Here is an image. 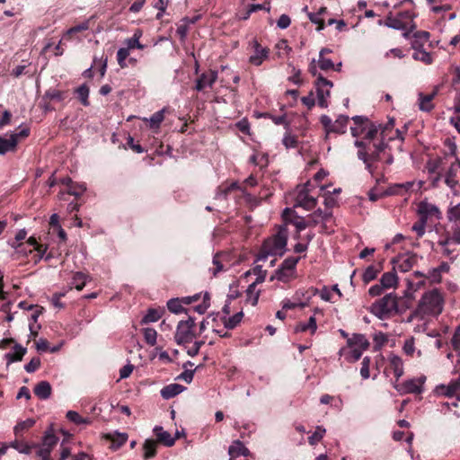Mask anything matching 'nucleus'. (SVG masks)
<instances>
[{
    "mask_svg": "<svg viewBox=\"0 0 460 460\" xmlns=\"http://www.w3.org/2000/svg\"><path fill=\"white\" fill-rule=\"evenodd\" d=\"M418 257L414 253H406L399 255L393 260L394 270L397 268L402 272H407L417 263Z\"/></svg>",
    "mask_w": 460,
    "mask_h": 460,
    "instance_id": "13",
    "label": "nucleus"
},
{
    "mask_svg": "<svg viewBox=\"0 0 460 460\" xmlns=\"http://www.w3.org/2000/svg\"><path fill=\"white\" fill-rule=\"evenodd\" d=\"M253 48L255 54L250 57V63L254 66H260L262 61L268 58L270 49L261 47L257 40H254Z\"/></svg>",
    "mask_w": 460,
    "mask_h": 460,
    "instance_id": "18",
    "label": "nucleus"
},
{
    "mask_svg": "<svg viewBox=\"0 0 460 460\" xmlns=\"http://www.w3.org/2000/svg\"><path fill=\"white\" fill-rule=\"evenodd\" d=\"M351 119L355 125V127L350 128L351 135L357 137L364 134L368 125V119L364 116H354Z\"/></svg>",
    "mask_w": 460,
    "mask_h": 460,
    "instance_id": "20",
    "label": "nucleus"
},
{
    "mask_svg": "<svg viewBox=\"0 0 460 460\" xmlns=\"http://www.w3.org/2000/svg\"><path fill=\"white\" fill-rule=\"evenodd\" d=\"M36 252L37 253L34 255V261L35 263H38L41 259L44 258L45 254L48 251V245L47 244H41L39 243L37 246L34 247L33 252Z\"/></svg>",
    "mask_w": 460,
    "mask_h": 460,
    "instance_id": "57",
    "label": "nucleus"
},
{
    "mask_svg": "<svg viewBox=\"0 0 460 460\" xmlns=\"http://www.w3.org/2000/svg\"><path fill=\"white\" fill-rule=\"evenodd\" d=\"M34 424L35 420L33 419H27L23 421H20L13 428V433L16 437H22V433L32 428Z\"/></svg>",
    "mask_w": 460,
    "mask_h": 460,
    "instance_id": "39",
    "label": "nucleus"
},
{
    "mask_svg": "<svg viewBox=\"0 0 460 460\" xmlns=\"http://www.w3.org/2000/svg\"><path fill=\"white\" fill-rule=\"evenodd\" d=\"M89 28H90V21H85L80 24H77V25H75V26L69 28L66 31L64 38L67 40H70L73 39L74 35H75L78 32L87 31V30H89Z\"/></svg>",
    "mask_w": 460,
    "mask_h": 460,
    "instance_id": "37",
    "label": "nucleus"
},
{
    "mask_svg": "<svg viewBox=\"0 0 460 460\" xmlns=\"http://www.w3.org/2000/svg\"><path fill=\"white\" fill-rule=\"evenodd\" d=\"M58 441V438L52 432V430H49L45 433L42 440V446L53 449V447L57 445Z\"/></svg>",
    "mask_w": 460,
    "mask_h": 460,
    "instance_id": "46",
    "label": "nucleus"
},
{
    "mask_svg": "<svg viewBox=\"0 0 460 460\" xmlns=\"http://www.w3.org/2000/svg\"><path fill=\"white\" fill-rule=\"evenodd\" d=\"M415 50L416 51L412 55V58L415 60L421 61L426 65H429L433 62V58L429 52L421 50L420 49Z\"/></svg>",
    "mask_w": 460,
    "mask_h": 460,
    "instance_id": "48",
    "label": "nucleus"
},
{
    "mask_svg": "<svg viewBox=\"0 0 460 460\" xmlns=\"http://www.w3.org/2000/svg\"><path fill=\"white\" fill-rule=\"evenodd\" d=\"M33 392L40 399L46 400L51 395L52 388L48 381H40L35 385Z\"/></svg>",
    "mask_w": 460,
    "mask_h": 460,
    "instance_id": "24",
    "label": "nucleus"
},
{
    "mask_svg": "<svg viewBox=\"0 0 460 460\" xmlns=\"http://www.w3.org/2000/svg\"><path fill=\"white\" fill-rule=\"evenodd\" d=\"M427 222L423 219L419 218L411 226V230L417 234V237L420 238L425 234V226Z\"/></svg>",
    "mask_w": 460,
    "mask_h": 460,
    "instance_id": "55",
    "label": "nucleus"
},
{
    "mask_svg": "<svg viewBox=\"0 0 460 460\" xmlns=\"http://www.w3.org/2000/svg\"><path fill=\"white\" fill-rule=\"evenodd\" d=\"M184 390V386L179 384H171L161 390V395L164 399H171Z\"/></svg>",
    "mask_w": 460,
    "mask_h": 460,
    "instance_id": "26",
    "label": "nucleus"
},
{
    "mask_svg": "<svg viewBox=\"0 0 460 460\" xmlns=\"http://www.w3.org/2000/svg\"><path fill=\"white\" fill-rule=\"evenodd\" d=\"M228 454L230 460H236L241 456H246L249 454V450L240 440H234L229 447Z\"/></svg>",
    "mask_w": 460,
    "mask_h": 460,
    "instance_id": "22",
    "label": "nucleus"
},
{
    "mask_svg": "<svg viewBox=\"0 0 460 460\" xmlns=\"http://www.w3.org/2000/svg\"><path fill=\"white\" fill-rule=\"evenodd\" d=\"M283 219L287 224H292L297 232L301 233L306 227H314L318 225V221L314 219V216L308 215L306 217H302L295 214V212L287 208L283 211Z\"/></svg>",
    "mask_w": 460,
    "mask_h": 460,
    "instance_id": "7",
    "label": "nucleus"
},
{
    "mask_svg": "<svg viewBox=\"0 0 460 460\" xmlns=\"http://www.w3.org/2000/svg\"><path fill=\"white\" fill-rule=\"evenodd\" d=\"M288 224L279 226L276 234L264 240L261 246V253L264 258L268 255H280L282 256L286 252L288 243Z\"/></svg>",
    "mask_w": 460,
    "mask_h": 460,
    "instance_id": "2",
    "label": "nucleus"
},
{
    "mask_svg": "<svg viewBox=\"0 0 460 460\" xmlns=\"http://www.w3.org/2000/svg\"><path fill=\"white\" fill-rule=\"evenodd\" d=\"M459 169H460V161L457 160L456 162L451 164L450 167L448 168V170L445 175L446 184L453 190H456V187H459V181H458Z\"/></svg>",
    "mask_w": 460,
    "mask_h": 460,
    "instance_id": "16",
    "label": "nucleus"
},
{
    "mask_svg": "<svg viewBox=\"0 0 460 460\" xmlns=\"http://www.w3.org/2000/svg\"><path fill=\"white\" fill-rule=\"evenodd\" d=\"M17 144L16 139L11 136L9 138L0 136V155H4L7 152L16 151Z\"/></svg>",
    "mask_w": 460,
    "mask_h": 460,
    "instance_id": "30",
    "label": "nucleus"
},
{
    "mask_svg": "<svg viewBox=\"0 0 460 460\" xmlns=\"http://www.w3.org/2000/svg\"><path fill=\"white\" fill-rule=\"evenodd\" d=\"M430 37V33L426 31H417L412 35L411 34V38H412L411 47L414 49H421L426 42L429 41Z\"/></svg>",
    "mask_w": 460,
    "mask_h": 460,
    "instance_id": "23",
    "label": "nucleus"
},
{
    "mask_svg": "<svg viewBox=\"0 0 460 460\" xmlns=\"http://www.w3.org/2000/svg\"><path fill=\"white\" fill-rule=\"evenodd\" d=\"M260 282L254 281L251 285H249L247 288V300L250 302L252 305H256L259 300V291H256V286Z\"/></svg>",
    "mask_w": 460,
    "mask_h": 460,
    "instance_id": "43",
    "label": "nucleus"
},
{
    "mask_svg": "<svg viewBox=\"0 0 460 460\" xmlns=\"http://www.w3.org/2000/svg\"><path fill=\"white\" fill-rule=\"evenodd\" d=\"M402 349L406 355H409V356L413 355L414 350H415L413 337L405 341Z\"/></svg>",
    "mask_w": 460,
    "mask_h": 460,
    "instance_id": "64",
    "label": "nucleus"
},
{
    "mask_svg": "<svg viewBox=\"0 0 460 460\" xmlns=\"http://www.w3.org/2000/svg\"><path fill=\"white\" fill-rule=\"evenodd\" d=\"M424 380L410 379L402 384H394V387L401 394H420L422 393V384Z\"/></svg>",
    "mask_w": 460,
    "mask_h": 460,
    "instance_id": "14",
    "label": "nucleus"
},
{
    "mask_svg": "<svg viewBox=\"0 0 460 460\" xmlns=\"http://www.w3.org/2000/svg\"><path fill=\"white\" fill-rule=\"evenodd\" d=\"M369 366H370V358L368 357H365L361 362L360 375L364 379H367L369 377Z\"/></svg>",
    "mask_w": 460,
    "mask_h": 460,
    "instance_id": "61",
    "label": "nucleus"
},
{
    "mask_svg": "<svg viewBox=\"0 0 460 460\" xmlns=\"http://www.w3.org/2000/svg\"><path fill=\"white\" fill-rule=\"evenodd\" d=\"M93 66L95 67H97V69L100 72L101 76L102 77L104 76V75L106 73V68H107V58H101L100 59H98L95 57L93 58Z\"/></svg>",
    "mask_w": 460,
    "mask_h": 460,
    "instance_id": "59",
    "label": "nucleus"
},
{
    "mask_svg": "<svg viewBox=\"0 0 460 460\" xmlns=\"http://www.w3.org/2000/svg\"><path fill=\"white\" fill-rule=\"evenodd\" d=\"M445 296L438 288L425 291L414 310L411 312L409 321L413 319L423 320L425 317L438 316L444 309Z\"/></svg>",
    "mask_w": 460,
    "mask_h": 460,
    "instance_id": "1",
    "label": "nucleus"
},
{
    "mask_svg": "<svg viewBox=\"0 0 460 460\" xmlns=\"http://www.w3.org/2000/svg\"><path fill=\"white\" fill-rule=\"evenodd\" d=\"M128 438V436L127 433L120 432L109 433L106 435V438L111 441L112 446L115 448H119L123 446L127 442Z\"/></svg>",
    "mask_w": 460,
    "mask_h": 460,
    "instance_id": "34",
    "label": "nucleus"
},
{
    "mask_svg": "<svg viewBox=\"0 0 460 460\" xmlns=\"http://www.w3.org/2000/svg\"><path fill=\"white\" fill-rule=\"evenodd\" d=\"M318 66L323 71H328L334 68V63L329 58L319 57Z\"/></svg>",
    "mask_w": 460,
    "mask_h": 460,
    "instance_id": "60",
    "label": "nucleus"
},
{
    "mask_svg": "<svg viewBox=\"0 0 460 460\" xmlns=\"http://www.w3.org/2000/svg\"><path fill=\"white\" fill-rule=\"evenodd\" d=\"M318 105L321 108H326L328 106L327 99L330 97L331 89L333 86L332 81L326 79L323 75H319L314 82Z\"/></svg>",
    "mask_w": 460,
    "mask_h": 460,
    "instance_id": "10",
    "label": "nucleus"
},
{
    "mask_svg": "<svg viewBox=\"0 0 460 460\" xmlns=\"http://www.w3.org/2000/svg\"><path fill=\"white\" fill-rule=\"evenodd\" d=\"M66 92L49 89L44 93V95L42 97V101L49 100V102H51V101L62 102L66 99Z\"/></svg>",
    "mask_w": 460,
    "mask_h": 460,
    "instance_id": "40",
    "label": "nucleus"
},
{
    "mask_svg": "<svg viewBox=\"0 0 460 460\" xmlns=\"http://www.w3.org/2000/svg\"><path fill=\"white\" fill-rule=\"evenodd\" d=\"M217 80V72L209 69L200 74L196 81L194 89L198 92H205L208 88H212Z\"/></svg>",
    "mask_w": 460,
    "mask_h": 460,
    "instance_id": "11",
    "label": "nucleus"
},
{
    "mask_svg": "<svg viewBox=\"0 0 460 460\" xmlns=\"http://www.w3.org/2000/svg\"><path fill=\"white\" fill-rule=\"evenodd\" d=\"M447 218L455 224L444 239L438 241L440 246H447L450 243L460 244V203L450 208L447 211Z\"/></svg>",
    "mask_w": 460,
    "mask_h": 460,
    "instance_id": "6",
    "label": "nucleus"
},
{
    "mask_svg": "<svg viewBox=\"0 0 460 460\" xmlns=\"http://www.w3.org/2000/svg\"><path fill=\"white\" fill-rule=\"evenodd\" d=\"M235 127L243 134L250 135V123L246 118L236 122Z\"/></svg>",
    "mask_w": 460,
    "mask_h": 460,
    "instance_id": "63",
    "label": "nucleus"
},
{
    "mask_svg": "<svg viewBox=\"0 0 460 460\" xmlns=\"http://www.w3.org/2000/svg\"><path fill=\"white\" fill-rule=\"evenodd\" d=\"M89 93H90V89L86 84H83L82 85H80L79 87H77L75 90V93L76 94L77 99L80 101L82 105H84V107H87L90 105V102L88 100Z\"/></svg>",
    "mask_w": 460,
    "mask_h": 460,
    "instance_id": "36",
    "label": "nucleus"
},
{
    "mask_svg": "<svg viewBox=\"0 0 460 460\" xmlns=\"http://www.w3.org/2000/svg\"><path fill=\"white\" fill-rule=\"evenodd\" d=\"M371 312L381 320L389 319L402 313L399 305V298L390 293L376 300L371 305Z\"/></svg>",
    "mask_w": 460,
    "mask_h": 460,
    "instance_id": "3",
    "label": "nucleus"
},
{
    "mask_svg": "<svg viewBox=\"0 0 460 460\" xmlns=\"http://www.w3.org/2000/svg\"><path fill=\"white\" fill-rule=\"evenodd\" d=\"M296 206L302 207L306 210H311L316 206L317 200L315 198L309 195L306 187H303L296 195Z\"/></svg>",
    "mask_w": 460,
    "mask_h": 460,
    "instance_id": "15",
    "label": "nucleus"
},
{
    "mask_svg": "<svg viewBox=\"0 0 460 460\" xmlns=\"http://www.w3.org/2000/svg\"><path fill=\"white\" fill-rule=\"evenodd\" d=\"M299 260L300 257L290 256L286 258L276 270L275 277L277 279L282 282L289 281L295 275L296 267Z\"/></svg>",
    "mask_w": 460,
    "mask_h": 460,
    "instance_id": "9",
    "label": "nucleus"
},
{
    "mask_svg": "<svg viewBox=\"0 0 460 460\" xmlns=\"http://www.w3.org/2000/svg\"><path fill=\"white\" fill-rule=\"evenodd\" d=\"M390 370L394 373L395 380L394 384L398 383L399 379L402 376L403 371V362L402 359L396 355H392L389 358L388 367H386V371Z\"/></svg>",
    "mask_w": 460,
    "mask_h": 460,
    "instance_id": "17",
    "label": "nucleus"
},
{
    "mask_svg": "<svg viewBox=\"0 0 460 460\" xmlns=\"http://www.w3.org/2000/svg\"><path fill=\"white\" fill-rule=\"evenodd\" d=\"M348 345L366 350L369 347V342L363 334H354L348 340Z\"/></svg>",
    "mask_w": 460,
    "mask_h": 460,
    "instance_id": "27",
    "label": "nucleus"
},
{
    "mask_svg": "<svg viewBox=\"0 0 460 460\" xmlns=\"http://www.w3.org/2000/svg\"><path fill=\"white\" fill-rule=\"evenodd\" d=\"M164 111L162 110V111L155 112L151 116V118L149 119L150 128H158L160 127L161 123L164 119Z\"/></svg>",
    "mask_w": 460,
    "mask_h": 460,
    "instance_id": "51",
    "label": "nucleus"
},
{
    "mask_svg": "<svg viewBox=\"0 0 460 460\" xmlns=\"http://www.w3.org/2000/svg\"><path fill=\"white\" fill-rule=\"evenodd\" d=\"M195 326L194 318L189 316L186 321H180L174 335V340L179 345L190 343L196 337L193 328Z\"/></svg>",
    "mask_w": 460,
    "mask_h": 460,
    "instance_id": "8",
    "label": "nucleus"
},
{
    "mask_svg": "<svg viewBox=\"0 0 460 460\" xmlns=\"http://www.w3.org/2000/svg\"><path fill=\"white\" fill-rule=\"evenodd\" d=\"M282 143L286 148H295L298 145V140L296 136L286 134L283 137Z\"/></svg>",
    "mask_w": 460,
    "mask_h": 460,
    "instance_id": "56",
    "label": "nucleus"
},
{
    "mask_svg": "<svg viewBox=\"0 0 460 460\" xmlns=\"http://www.w3.org/2000/svg\"><path fill=\"white\" fill-rule=\"evenodd\" d=\"M164 312V310L161 308H150L148 309L146 314L143 317L141 323L145 324L155 323L162 317Z\"/></svg>",
    "mask_w": 460,
    "mask_h": 460,
    "instance_id": "38",
    "label": "nucleus"
},
{
    "mask_svg": "<svg viewBox=\"0 0 460 460\" xmlns=\"http://www.w3.org/2000/svg\"><path fill=\"white\" fill-rule=\"evenodd\" d=\"M349 118L345 115H340L337 119L332 123L331 133L344 134L347 130V124Z\"/></svg>",
    "mask_w": 460,
    "mask_h": 460,
    "instance_id": "28",
    "label": "nucleus"
},
{
    "mask_svg": "<svg viewBox=\"0 0 460 460\" xmlns=\"http://www.w3.org/2000/svg\"><path fill=\"white\" fill-rule=\"evenodd\" d=\"M209 299H210L209 294L205 293L204 297H203V302L201 304L196 305L194 307V311L199 313V314H203L210 305Z\"/></svg>",
    "mask_w": 460,
    "mask_h": 460,
    "instance_id": "58",
    "label": "nucleus"
},
{
    "mask_svg": "<svg viewBox=\"0 0 460 460\" xmlns=\"http://www.w3.org/2000/svg\"><path fill=\"white\" fill-rule=\"evenodd\" d=\"M378 130H379V126H376V124H374L373 122H371L368 119V125H367V130L364 133L365 139L370 143H376L375 140L377 137Z\"/></svg>",
    "mask_w": 460,
    "mask_h": 460,
    "instance_id": "41",
    "label": "nucleus"
},
{
    "mask_svg": "<svg viewBox=\"0 0 460 460\" xmlns=\"http://www.w3.org/2000/svg\"><path fill=\"white\" fill-rule=\"evenodd\" d=\"M87 279V275L78 271L74 274L71 284L75 287V288L80 291L84 288Z\"/></svg>",
    "mask_w": 460,
    "mask_h": 460,
    "instance_id": "42",
    "label": "nucleus"
},
{
    "mask_svg": "<svg viewBox=\"0 0 460 460\" xmlns=\"http://www.w3.org/2000/svg\"><path fill=\"white\" fill-rule=\"evenodd\" d=\"M154 434L156 437L155 440L158 443L165 446V447H172L175 443V438L172 437V435L168 432L164 430L163 427L161 426H155L153 429Z\"/></svg>",
    "mask_w": 460,
    "mask_h": 460,
    "instance_id": "19",
    "label": "nucleus"
},
{
    "mask_svg": "<svg viewBox=\"0 0 460 460\" xmlns=\"http://www.w3.org/2000/svg\"><path fill=\"white\" fill-rule=\"evenodd\" d=\"M157 442L154 439H146L143 445L144 459L147 460L156 456Z\"/></svg>",
    "mask_w": 460,
    "mask_h": 460,
    "instance_id": "33",
    "label": "nucleus"
},
{
    "mask_svg": "<svg viewBox=\"0 0 460 460\" xmlns=\"http://www.w3.org/2000/svg\"><path fill=\"white\" fill-rule=\"evenodd\" d=\"M397 282H398V278H397L395 270H394V269L391 271L384 273L380 279V283L386 289L396 287Z\"/></svg>",
    "mask_w": 460,
    "mask_h": 460,
    "instance_id": "32",
    "label": "nucleus"
},
{
    "mask_svg": "<svg viewBox=\"0 0 460 460\" xmlns=\"http://www.w3.org/2000/svg\"><path fill=\"white\" fill-rule=\"evenodd\" d=\"M317 324H316V319L314 316H311L308 319L307 323H298L295 328L296 332H310L312 334H314L316 332Z\"/></svg>",
    "mask_w": 460,
    "mask_h": 460,
    "instance_id": "31",
    "label": "nucleus"
},
{
    "mask_svg": "<svg viewBox=\"0 0 460 460\" xmlns=\"http://www.w3.org/2000/svg\"><path fill=\"white\" fill-rule=\"evenodd\" d=\"M388 145L384 141V137L377 142L371 145V149L358 150V157L365 164L366 169L374 175L377 166L375 164L376 162L383 161V157L386 155Z\"/></svg>",
    "mask_w": 460,
    "mask_h": 460,
    "instance_id": "4",
    "label": "nucleus"
},
{
    "mask_svg": "<svg viewBox=\"0 0 460 460\" xmlns=\"http://www.w3.org/2000/svg\"><path fill=\"white\" fill-rule=\"evenodd\" d=\"M167 307L170 312L173 314H181L182 312H186L185 308L182 306L181 300L180 298H172L167 302Z\"/></svg>",
    "mask_w": 460,
    "mask_h": 460,
    "instance_id": "49",
    "label": "nucleus"
},
{
    "mask_svg": "<svg viewBox=\"0 0 460 460\" xmlns=\"http://www.w3.org/2000/svg\"><path fill=\"white\" fill-rule=\"evenodd\" d=\"M146 342L150 346H155L156 343L157 332L153 328H145L143 330Z\"/></svg>",
    "mask_w": 460,
    "mask_h": 460,
    "instance_id": "52",
    "label": "nucleus"
},
{
    "mask_svg": "<svg viewBox=\"0 0 460 460\" xmlns=\"http://www.w3.org/2000/svg\"><path fill=\"white\" fill-rule=\"evenodd\" d=\"M86 190V187L84 184L73 183L70 185L68 190H62L58 192L60 199L66 200L67 196H75L76 199L79 198Z\"/></svg>",
    "mask_w": 460,
    "mask_h": 460,
    "instance_id": "21",
    "label": "nucleus"
},
{
    "mask_svg": "<svg viewBox=\"0 0 460 460\" xmlns=\"http://www.w3.org/2000/svg\"><path fill=\"white\" fill-rule=\"evenodd\" d=\"M417 214L419 218L428 222V220L432 218H439L440 211L437 206L427 201H420L418 204Z\"/></svg>",
    "mask_w": 460,
    "mask_h": 460,
    "instance_id": "12",
    "label": "nucleus"
},
{
    "mask_svg": "<svg viewBox=\"0 0 460 460\" xmlns=\"http://www.w3.org/2000/svg\"><path fill=\"white\" fill-rule=\"evenodd\" d=\"M379 271H380V269L376 268V266H374V265L368 266L363 273V276H362L363 281L365 283H369L370 281L374 280L377 277V274L379 273Z\"/></svg>",
    "mask_w": 460,
    "mask_h": 460,
    "instance_id": "45",
    "label": "nucleus"
},
{
    "mask_svg": "<svg viewBox=\"0 0 460 460\" xmlns=\"http://www.w3.org/2000/svg\"><path fill=\"white\" fill-rule=\"evenodd\" d=\"M66 418L68 420H70L77 425L91 423L90 419L82 417L78 412H76L75 411H68L66 412Z\"/></svg>",
    "mask_w": 460,
    "mask_h": 460,
    "instance_id": "44",
    "label": "nucleus"
},
{
    "mask_svg": "<svg viewBox=\"0 0 460 460\" xmlns=\"http://www.w3.org/2000/svg\"><path fill=\"white\" fill-rule=\"evenodd\" d=\"M426 279H428L430 283H440L442 279V274L437 270V268H433L428 271L426 274Z\"/></svg>",
    "mask_w": 460,
    "mask_h": 460,
    "instance_id": "54",
    "label": "nucleus"
},
{
    "mask_svg": "<svg viewBox=\"0 0 460 460\" xmlns=\"http://www.w3.org/2000/svg\"><path fill=\"white\" fill-rule=\"evenodd\" d=\"M437 93L433 92L429 94H423L420 93L419 95V102H420V110L422 111H430L434 108V104L432 102L434 97L436 96Z\"/></svg>",
    "mask_w": 460,
    "mask_h": 460,
    "instance_id": "25",
    "label": "nucleus"
},
{
    "mask_svg": "<svg viewBox=\"0 0 460 460\" xmlns=\"http://www.w3.org/2000/svg\"><path fill=\"white\" fill-rule=\"evenodd\" d=\"M20 438L21 437H16L13 441L8 443L9 447L15 449L22 454H31L32 446L29 445L26 441Z\"/></svg>",
    "mask_w": 460,
    "mask_h": 460,
    "instance_id": "29",
    "label": "nucleus"
},
{
    "mask_svg": "<svg viewBox=\"0 0 460 460\" xmlns=\"http://www.w3.org/2000/svg\"><path fill=\"white\" fill-rule=\"evenodd\" d=\"M129 56V51H128V49H125V48H120L118 52H117V61H118V64L119 65V66L121 68H125L128 66L127 63H126V59L128 58Z\"/></svg>",
    "mask_w": 460,
    "mask_h": 460,
    "instance_id": "53",
    "label": "nucleus"
},
{
    "mask_svg": "<svg viewBox=\"0 0 460 460\" xmlns=\"http://www.w3.org/2000/svg\"><path fill=\"white\" fill-rule=\"evenodd\" d=\"M326 430L322 426L316 427L315 431L308 438V443L312 446L316 445L322 440Z\"/></svg>",
    "mask_w": 460,
    "mask_h": 460,
    "instance_id": "50",
    "label": "nucleus"
},
{
    "mask_svg": "<svg viewBox=\"0 0 460 460\" xmlns=\"http://www.w3.org/2000/svg\"><path fill=\"white\" fill-rule=\"evenodd\" d=\"M385 24L387 27L403 31L402 36L405 39H411V33L416 28L413 15L409 11L400 12L396 16H387Z\"/></svg>",
    "mask_w": 460,
    "mask_h": 460,
    "instance_id": "5",
    "label": "nucleus"
},
{
    "mask_svg": "<svg viewBox=\"0 0 460 460\" xmlns=\"http://www.w3.org/2000/svg\"><path fill=\"white\" fill-rule=\"evenodd\" d=\"M13 349H14L13 353L10 352L5 355L6 358L8 359V363L22 361L23 356L27 352L26 348H23L22 346H21L20 344H17V343L14 344Z\"/></svg>",
    "mask_w": 460,
    "mask_h": 460,
    "instance_id": "35",
    "label": "nucleus"
},
{
    "mask_svg": "<svg viewBox=\"0 0 460 460\" xmlns=\"http://www.w3.org/2000/svg\"><path fill=\"white\" fill-rule=\"evenodd\" d=\"M243 312L236 313L233 316L227 318L224 322V325L226 329H234L243 320Z\"/></svg>",
    "mask_w": 460,
    "mask_h": 460,
    "instance_id": "47",
    "label": "nucleus"
},
{
    "mask_svg": "<svg viewBox=\"0 0 460 460\" xmlns=\"http://www.w3.org/2000/svg\"><path fill=\"white\" fill-rule=\"evenodd\" d=\"M40 366V358H32L31 361L24 366V369L28 373H33L35 372Z\"/></svg>",
    "mask_w": 460,
    "mask_h": 460,
    "instance_id": "62",
    "label": "nucleus"
}]
</instances>
